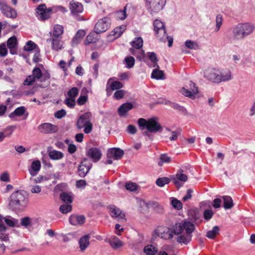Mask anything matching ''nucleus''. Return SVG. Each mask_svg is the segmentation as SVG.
I'll use <instances>...</instances> for the list:
<instances>
[{"mask_svg": "<svg viewBox=\"0 0 255 255\" xmlns=\"http://www.w3.org/2000/svg\"><path fill=\"white\" fill-rule=\"evenodd\" d=\"M255 31V24L249 22H240L232 27L231 38L235 41L243 40L252 35Z\"/></svg>", "mask_w": 255, "mask_h": 255, "instance_id": "nucleus-1", "label": "nucleus"}, {"mask_svg": "<svg viewBox=\"0 0 255 255\" xmlns=\"http://www.w3.org/2000/svg\"><path fill=\"white\" fill-rule=\"evenodd\" d=\"M50 75L47 72H42L38 67L34 68L32 74L27 76L24 81V85L29 86L32 85L36 81L41 83L40 86L43 88L47 87L50 84Z\"/></svg>", "mask_w": 255, "mask_h": 255, "instance_id": "nucleus-2", "label": "nucleus"}, {"mask_svg": "<svg viewBox=\"0 0 255 255\" xmlns=\"http://www.w3.org/2000/svg\"><path fill=\"white\" fill-rule=\"evenodd\" d=\"M139 128L141 130L147 129L149 132L157 133L161 132L162 127L157 118L153 117L148 120L139 118L137 121Z\"/></svg>", "mask_w": 255, "mask_h": 255, "instance_id": "nucleus-3", "label": "nucleus"}, {"mask_svg": "<svg viewBox=\"0 0 255 255\" xmlns=\"http://www.w3.org/2000/svg\"><path fill=\"white\" fill-rule=\"evenodd\" d=\"M27 203V195L23 190H18L12 193L10 196L9 204L15 209L24 208Z\"/></svg>", "mask_w": 255, "mask_h": 255, "instance_id": "nucleus-4", "label": "nucleus"}, {"mask_svg": "<svg viewBox=\"0 0 255 255\" xmlns=\"http://www.w3.org/2000/svg\"><path fill=\"white\" fill-rule=\"evenodd\" d=\"M91 118L92 114L90 112H86L81 115L77 121V128L79 129L84 128V131L85 133H90L93 129Z\"/></svg>", "mask_w": 255, "mask_h": 255, "instance_id": "nucleus-5", "label": "nucleus"}, {"mask_svg": "<svg viewBox=\"0 0 255 255\" xmlns=\"http://www.w3.org/2000/svg\"><path fill=\"white\" fill-rule=\"evenodd\" d=\"M166 3V0H145V7L148 12L154 15L162 10Z\"/></svg>", "mask_w": 255, "mask_h": 255, "instance_id": "nucleus-6", "label": "nucleus"}, {"mask_svg": "<svg viewBox=\"0 0 255 255\" xmlns=\"http://www.w3.org/2000/svg\"><path fill=\"white\" fill-rule=\"evenodd\" d=\"M69 8L71 15L77 21H83L85 20L83 16L81 15L84 11L83 4L78 1L72 0L69 4Z\"/></svg>", "mask_w": 255, "mask_h": 255, "instance_id": "nucleus-7", "label": "nucleus"}, {"mask_svg": "<svg viewBox=\"0 0 255 255\" xmlns=\"http://www.w3.org/2000/svg\"><path fill=\"white\" fill-rule=\"evenodd\" d=\"M153 24L156 37L159 41L165 42L166 39L168 38V37L163 22L159 19H156L153 21Z\"/></svg>", "mask_w": 255, "mask_h": 255, "instance_id": "nucleus-8", "label": "nucleus"}, {"mask_svg": "<svg viewBox=\"0 0 255 255\" xmlns=\"http://www.w3.org/2000/svg\"><path fill=\"white\" fill-rule=\"evenodd\" d=\"M111 19L107 16L99 19L94 27V31L96 34L106 31L110 27Z\"/></svg>", "mask_w": 255, "mask_h": 255, "instance_id": "nucleus-9", "label": "nucleus"}, {"mask_svg": "<svg viewBox=\"0 0 255 255\" xmlns=\"http://www.w3.org/2000/svg\"><path fill=\"white\" fill-rule=\"evenodd\" d=\"M186 227V235H181L177 237V241L179 243L187 245L191 241L192 233L195 230V226L194 224H187Z\"/></svg>", "mask_w": 255, "mask_h": 255, "instance_id": "nucleus-10", "label": "nucleus"}, {"mask_svg": "<svg viewBox=\"0 0 255 255\" xmlns=\"http://www.w3.org/2000/svg\"><path fill=\"white\" fill-rule=\"evenodd\" d=\"M111 216L117 219L118 221L125 222L126 221L125 213L120 209L114 205H111L107 207Z\"/></svg>", "mask_w": 255, "mask_h": 255, "instance_id": "nucleus-11", "label": "nucleus"}, {"mask_svg": "<svg viewBox=\"0 0 255 255\" xmlns=\"http://www.w3.org/2000/svg\"><path fill=\"white\" fill-rule=\"evenodd\" d=\"M38 131L42 133L50 134L57 132L58 127L55 125L49 123H45L40 124L38 127Z\"/></svg>", "mask_w": 255, "mask_h": 255, "instance_id": "nucleus-12", "label": "nucleus"}, {"mask_svg": "<svg viewBox=\"0 0 255 255\" xmlns=\"http://www.w3.org/2000/svg\"><path fill=\"white\" fill-rule=\"evenodd\" d=\"M0 10L2 14L7 17L15 18L17 16L15 9L8 6L2 0H0Z\"/></svg>", "mask_w": 255, "mask_h": 255, "instance_id": "nucleus-13", "label": "nucleus"}, {"mask_svg": "<svg viewBox=\"0 0 255 255\" xmlns=\"http://www.w3.org/2000/svg\"><path fill=\"white\" fill-rule=\"evenodd\" d=\"M219 69L216 68H208L204 72V78L213 83H217Z\"/></svg>", "mask_w": 255, "mask_h": 255, "instance_id": "nucleus-14", "label": "nucleus"}, {"mask_svg": "<svg viewBox=\"0 0 255 255\" xmlns=\"http://www.w3.org/2000/svg\"><path fill=\"white\" fill-rule=\"evenodd\" d=\"M155 233L157 236L165 240H170L173 237L171 227L169 228L164 226L158 227L155 230Z\"/></svg>", "mask_w": 255, "mask_h": 255, "instance_id": "nucleus-15", "label": "nucleus"}, {"mask_svg": "<svg viewBox=\"0 0 255 255\" xmlns=\"http://www.w3.org/2000/svg\"><path fill=\"white\" fill-rule=\"evenodd\" d=\"M188 224H193L189 221L183 220L181 222L176 223L172 227H171V229L172 232L173 236L179 235L181 234L184 230L186 231V225Z\"/></svg>", "mask_w": 255, "mask_h": 255, "instance_id": "nucleus-16", "label": "nucleus"}, {"mask_svg": "<svg viewBox=\"0 0 255 255\" xmlns=\"http://www.w3.org/2000/svg\"><path fill=\"white\" fill-rule=\"evenodd\" d=\"M38 14V18L41 20H44L50 17L51 12L50 8H47L45 4L39 5L36 9Z\"/></svg>", "mask_w": 255, "mask_h": 255, "instance_id": "nucleus-17", "label": "nucleus"}, {"mask_svg": "<svg viewBox=\"0 0 255 255\" xmlns=\"http://www.w3.org/2000/svg\"><path fill=\"white\" fill-rule=\"evenodd\" d=\"M92 167V164L87 158H84L79 166L78 172L81 177H85Z\"/></svg>", "mask_w": 255, "mask_h": 255, "instance_id": "nucleus-18", "label": "nucleus"}, {"mask_svg": "<svg viewBox=\"0 0 255 255\" xmlns=\"http://www.w3.org/2000/svg\"><path fill=\"white\" fill-rule=\"evenodd\" d=\"M219 73L217 83L228 81L233 78L232 72L229 69L221 70L219 69Z\"/></svg>", "mask_w": 255, "mask_h": 255, "instance_id": "nucleus-19", "label": "nucleus"}, {"mask_svg": "<svg viewBox=\"0 0 255 255\" xmlns=\"http://www.w3.org/2000/svg\"><path fill=\"white\" fill-rule=\"evenodd\" d=\"M86 154L88 157L92 159L95 162L99 161L102 157L101 151L97 147L90 148L87 151Z\"/></svg>", "mask_w": 255, "mask_h": 255, "instance_id": "nucleus-20", "label": "nucleus"}, {"mask_svg": "<svg viewBox=\"0 0 255 255\" xmlns=\"http://www.w3.org/2000/svg\"><path fill=\"white\" fill-rule=\"evenodd\" d=\"M124 152L119 148H113L110 149L107 152V156L109 158H113L115 160H119L124 155Z\"/></svg>", "mask_w": 255, "mask_h": 255, "instance_id": "nucleus-21", "label": "nucleus"}, {"mask_svg": "<svg viewBox=\"0 0 255 255\" xmlns=\"http://www.w3.org/2000/svg\"><path fill=\"white\" fill-rule=\"evenodd\" d=\"M47 42L51 43L52 49L55 51H59L63 48V41L60 37H51L47 40Z\"/></svg>", "mask_w": 255, "mask_h": 255, "instance_id": "nucleus-22", "label": "nucleus"}, {"mask_svg": "<svg viewBox=\"0 0 255 255\" xmlns=\"http://www.w3.org/2000/svg\"><path fill=\"white\" fill-rule=\"evenodd\" d=\"M70 223L74 226L83 224L85 221V218L84 216L72 215L70 216L69 219Z\"/></svg>", "mask_w": 255, "mask_h": 255, "instance_id": "nucleus-23", "label": "nucleus"}, {"mask_svg": "<svg viewBox=\"0 0 255 255\" xmlns=\"http://www.w3.org/2000/svg\"><path fill=\"white\" fill-rule=\"evenodd\" d=\"M180 93L185 97L194 100L195 99V96L198 93V90H197L194 88L193 91L192 92L188 88H185L183 87L180 90Z\"/></svg>", "mask_w": 255, "mask_h": 255, "instance_id": "nucleus-24", "label": "nucleus"}, {"mask_svg": "<svg viewBox=\"0 0 255 255\" xmlns=\"http://www.w3.org/2000/svg\"><path fill=\"white\" fill-rule=\"evenodd\" d=\"M183 170L181 169L179 170L176 173V177H174L172 179L173 181L176 186H181V185L179 184V182L178 181V180L181 181L185 182L186 181H187L188 179L187 175L186 174H183Z\"/></svg>", "mask_w": 255, "mask_h": 255, "instance_id": "nucleus-25", "label": "nucleus"}, {"mask_svg": "<svg viewBox=\"0 0 255 255\" xmlns=\"http://www.w3.org/2000/svg\"><path fill=\"white\" fill-rule=\"evenodd\" d=\"M132 108L133 105L130 103H126L122 104L118 110L119 115L121 117L124 116L128 111L131 110Z\"/></svg>", "mask_w": 255, "mask_h": 255, "instance_id": "nucleus-26", "label": "nucleus"}, {"mask_svg": "<svg viewBox=\"0 0 255 255\" xmlns=\"http://www.w3.org/2000/svg\"><path fill=\"white\" fill-rule=\"evenodd\" d=\"M41 168V163L39 160H35L32 162L31 169L29 170V173L32 176H36Z\"/></svg>", "mask_w": 255, "mask_h": 255, "instance_id": "nucleus-27", "label": "nucleus"}, {"mask_svg": "<svg viewBox=\"0 0 255 255\" xmlns=\"http://www.w3.org/2000/svg\"><path fill=\"white\" fill-rule=\"evenodd\" d=\"M86 32L83 30H79L72 40V45L73 46L78 44L85 36Z\"/></svg>", "mask_w": 255, "mask_h": 255, "instance_id": "nucleus-28", "label": "nucleus"}, {"mask_svg": "<svg viewBox=\"0 0 255 255\" xmlns=\"http://www.w3.org/2000/svg\"><path fill=\"white\" fill-rule=\"evenodd\" d=\"M109 243L111 246L114 249L121 248L124 245L123 242L116 236L112 237L110 239Z\"/></svg>", "mask_w": 255, "mask_h": 255, "instance_id": "nucleus-29", "label": "nucleus"}, {"mask_svg": "<svg viewBox=\"0 0 255 255\" xmlns=\"http://www.w3.org/2000/svg\"><path fill=\"white\" fill-rule=\"evenodd\" d=\"M126 25H122L114 28L111 32V35L114 36L115 38H118L121 36L126 29Z\"/></svg>", "mask_w": 255, "mask_h": 255, "instance_id": "nucleus-30", "label": "nucleus"}, {"mask_svg": "<svg viewBox=\"0 0 255 255\" xmlns=\"http://www.w3.org/2000/svg\"><path fill=\"white\" fill-rule=\"evenodd\" d=\"M90 236L89 235H85L82 237L79 241V244L80 248L81 251H84L89 245Z\"/></svg>", "mask_w": 255, "mask_h": 255, "instance_id": "nucleus-31", "label": "nucleus"}, {"mask_svg": "<svg viewBox=\"0 0 255 255\" xmlns=\"http://www.w3.org/2000/svg\"><path fill=\"white\" fill-rule=\"evenodd\" d=\"M17 39L15 36H12L9 38L7 41V45L10 50V53L12 54H15L14 49L17 46Z\"/></svg>", "mask_w": 255, "mask_h": 255, "instance_id": "nucleus-32", "label": "nucleus"}, {"mask_svg": "<svg viewBox=\"0 0 255 255\" xmlns=\"http://www.w3.org/2000/svg\"><path fill=\"white\" fill-rule=\"evenodd\" d=\"M8 230L6 226L3 224L0 223V239L3 241L6 242L8 241L9 237Z\"/></svg>", "mask_w": 255, "mask_h": 255, "instance_id": "nucleus-33", "label": "nucleus"}, {"mask_svg": "<svg viewBox=\"0 0 255 255\" xmlns=\"http://www.w3.org/2000/svg\"><path fill=\"white\" fill-rule=\"evenodd\" d=\"M64 29L62 25L56 24L53 27V33L51 34V37H60L62 38V35L63 33Z\"/></svg>", "mask_w": 255, "mask_h": 255, "instance_id": "nucleus-34", "label": "nucleus"}, {"mask_svg": "<svg viewBox=\"0 0 255 255\" xmlns=\"http://www.w3.org/2000/svg\"><path fill=\"white\" fill-rule=\"evenodd\" d=\"M5 223L11 227H19L20 225L17 219H14L10 216H8L3 218Z\"/></svg>", "mask_w": 255, "mask_h": 255, "instance_id": "nucleus-35", "label": "nucleus"}, {"mask_svg": "<svg viewBox=\"0 0 255 255\" xmlns=\"http://www.w3.org/2000/svg\"><path fill=\"white\" fill-rule=\"evenodd\" d=\"M48 155L50 158L52 160H59L62 159L63 156V153L61 152L56 150H48Z\"/></svg>", "mask_w": 255, "mask_h": 255, "instance_id": "nucleus-36", "label": "nucleus"}, {"mask_svg": "<svg viewBox=\"0 0 255 255\" xmlns=\"http://www.w3.org/2000/svg\"><path fill=\"white\" fill-rule=\"evenodd\" d=\"M222 198L224 201L223 206L225 209H230L233 207V201L230 196H222Z\"/></svg>", "mask_w": 255, "mask_h": 255, "instance_id": "nucleus-37", "label": "nucleus"}, {"mask_svg": "<svg viewBox=\"0 0 255 255\" xmlns=\"http://www.w3.org/2000/svg\"><path fill=\"white\" fill-rule=\"evenodd\" d=\"M159 68L156 67V68L153 70L151 74V77L157 80L164 79L165 77L163 71L159 70Z\"/></svg>", "mask_w": 255, "mask_h": 255, "instance_id": "nucleus-38", "label": "nucleus"}, {"mask_svg": "<svg viewBox=\"0 0 255 255\" xmlns=\"http://www.w3.org/2000/svg\"><path fill=\"white\" fill-rule=\"evenodd\" d=\"M170 104L171 107L174 109L175 110H178V111L180 112L181 113L187 115V111L185 108H184L183 106H180L178 104L176 103H171L169 101H167L165 103V104Z\"/></svg>", "mask_w": 255, "mask_h": 255, "instance_id": "nucleus-39", "label": "nucleus"}, {"mask_svg": "<svg viewBox=\"0 0 255 255\" xmlns=\"http://www.w3.org/2000/svg\"><path fill=\"white\" fill-rule=\"evenodd\" d=\"M25 112V108L24 107H20L16 108L12 113L9 115L10 118H13L15 116H22Z\"/></svg>", "mask_w": 255, "mask_h": 255, "instance_id": "nucleus-40", "label": "nucleus"}, {"mask_svg": "<svg viewBox=\"0 0 255 255\" xmlns=\"http://www.w3.org/2000/svg\"><path fill=\"white\" fill-rule=\"evenodd\" d=\"M219 227L217 226H214L212 230L207 232L206 237L210 239H214L219 233Z\"/></svg>", "mask_w": 255, "mask_h": 255, "instance_id": "nucleus-41", "label": "nucleus"}, {"mask_svg": "<svg viewBox=\"0 0 255 255\" xmlns=\"http://www.w3.org/2000/svg\"><path fill=\"white\" fill-rule=\"evenodd\" d=\"M60 197L61 200H62L65 203L71 204L72 202L73 199L71 193L62 192L61 193Z\"/></svg>", "mask_w": 255, "mask_h": 255, "instance_id": "nucleus-42", "label": "nucleus"}, {"mask_svg": "<svg viewBox=\"0 0 255 255\" xmlns=\"http://www.w3.org/2000/svg\"><path fill=\"white\" fill-rule=\"evenodd\" d=\"M147 55L149 59L153 63V67H157L159 68V66L157 64L158 59L156 57V55L154 52H148Z\"/></svg>", "mask_w": 255, "mask_h": 255, "instance_id": "nucleus-43", "label": "nucleus"}, {"mask_svg": "<svg viewBox=\"0 0 255 255\" xmlns=\"http://www.w3.org/2000/svg\"><path fill=\"white\" fill-rule=\"evenodd\" d=\"M157 252V249L152 245H147L144 249L145 255H155Z\"/></svg>", "mask_w": 255, "mask_h": 255, "instance_id": "nucleus-44", "label": "nucleus"}, {"mask_svg": "<svg viewBox=\"0 0 255 255\" xmlns=\"http://www.w3.org/2000/svg\"><path fill=\"white\" fill-rule=\"evenodd\" d=\"M170 181V179L169 178L163 177L157 178L155 183L158 186L161 187L168 184Z\"/></svg>", "mask_w": 255, "mask_h": 255, "instance_id": "nucleus-45", "label": "nucleus"}, {"mask_svg": "<svg viewBox=\"0 0 255 255\" xmlns=\"http://www.w3.org/2000/svg\"><path fill=\"white\" fill-rule=\"evenodd\" d=\"M131 45L136 49H140L143 45V40L140 37H136L131 42Z\"/></svg>", "mask_w": 255, "mask_h": 255, "instance_id": "nucleus-46", "label": "nucleus"}, {"mask_svg": "<svg viewBox=\"0 0 255 255\" xmlns=\"http://www.w3.org/2000/svg\"><path fill=\"white\" fill-rule=\"evenodd\" d=\"M126 8L127 6L124 7V9L123 10H120L115 13V16L117 19L124 20L127 17L126 14Z\"/></svg>", "mask_w": 255, "mask_h": 255, "instance_id": "nucleus-47", "label": "nucleus"}, {"mask_svg": "<svg viewBox=\"0 0 255 255\" xmlns=\"http://www.w3.org/2000/svg\"><path fill=\"white\" fill-rule=\"evenodd\" d=\"M160 161L158 162L159 166H161L163 163H169L171 161V158L166 154H161L159 157Z\"/></svg>", "mask_w": 255, "mask_h": 255, "instance_id": "nucleus-48", "label": "nucleus"}, {"mask_svg": "<svg viewBox=\"0 0 255 255\" xmlns=\"http://www.w3.org/2000/svg\"><path fill=\"white\" fill-rule=\"evenodd\" d=\"M185 46L191 49L196 50L199 49L198 44L195 41L191 40H186L185 42Z\"/></svg>", "mask_w": 255, "mask_h": 255, "instance_id": "nucleus-49", "label": "nucleus"}, {"mask_svg": "<svg viewBox=\"0 0 255 255\" xmlns=\"http://www.w3.org/2000/svg\"><path fill=\"white\" fill-rule=\"evenodd\" d=\"M95 33H96L94 31V32H91L88 34L84 42L86 45H88L91 43H94L96 41L97 38L95 36Z\"/></svg>", "mask_w": 255, "mask_h": 255, "instance_id": "nucleus-50", "label": "nucleus"}, {"mask_svg": "<svg viewBox=\"0 0 255 255\" xmlns=\"http://www.w3.org/2000/svg\"><path fill=\"white\" fill-rule=\"evenodd\" d=\"M223 17L221 14H217L216 17V27L215 31L216 32L218 31L223 23Z\"/></svg>", "mask_w": 255, "mask_h": 255, "instance_id": "nucleus-51", "label": "nucleus"}, {"mask_svg": "<svg viewBox=\"0 0 255 255\" xmlns=\"http://www.w3.org/2000/svg\"><path fill=\"white\" fill-rule=\"evenodd\" d=\"M59 210L63 214H67L72 210V206L70 204L65 203L60 206Z\"/></svg>", "mask_w": 255, "mask_h": 255, "instance_id": "nucleus-52", "label": "nucleus"}, {"mask_svg": "<svg viewBox=\"0 0 255 255\" xmlns=\"http://www.w3.org/2000/svg\"><path fill=\"white\" fill-rule=\"evenodd\" d=\"M31 219L28 217H25L24 218H22L20 219V223L19 224L20 226H22L24 228H27L29 226L31 225Z\"/></svg>", "mask_w": 255, "mask_h": 255, "instance_id": "nucleus-53", "label": "nucleus"}, {"mask_svg": "<svg viewBox=\"0 0 255 255\" xmlns=\"http://www.w3.org/2000/svg\"><path fill=\"white\" fill-rule=\"evenodd\" d=\"M125 61L127 64V67L128 68H132L134 64L135 60L132 56L127 57L125 59Z\"/></svg>", "mask_w": 255, "mask_h": 255, "instance_id": "nucleus-54", "label": "nucleus"}, {"mask_svg": "<svg viewBox=\"0 0 255 255\" xmlns=\"http://www.w3.org/2000/svg\"><path fill=\"white\" fill-rule=\"evenodd\" d=\"M123 84L119 81H114L112 83L110 88L112 91L119 90L121 88H123Z\"/></svg>", "mask_w": 255, "mask_h": 255, "instance_id": "nucleus-55", "label": "nucleus"}, {"mask_svg": "<svg viewBox=\"0 0 255 255\" xmlns=\"http://www.w3.org/2000/svg\"><path fill=\"white\" fill-rule=\"evenodd\" d=\"M79 93V90L77 87H73L68 92V97L75 99Z\"/></svg>", "mask_w": 255, "mask_h": 255, "instance_id": "nucleus-56", "label": "nucleus"}, {"mask_svg": "<svg viewBox=\"0 0 255 255\" xmlns=\"http://www.w3.org/2000/svg\"><path fill=\"white\" fill-rule=\"evenodd\" d=\"M171 205L174 208L178 210H179L182 208V203L179 200L175 198L172 200Z\"/></svg>", "mask_w": 255, "mask_h": 255, "instance_id": "nucleus-57", "label": "nucleus"}, {"mask_svg": "<svg viewBox=\"0 0 255 255\" xmlns=\"http://www.w3.org/2000/svg\"><path fill=\"white\" fill-rule=\"evenodd\" d=\"M36 46L35 43L32 41H28L24 46V50L26 51H30L33 50Z\"/></svg>", "mask_w": 255, "mask_h": 255, "instance_id": "nucleus-58", "label": "nucleus"}, {"mask_svg": "<svg viewBox=\"0 0 255 255\" xmlns=\"http://www.w3.org/2000/svg\"><path fill=\"white\" fill-rule=\"evenodd\" d=\"M64 103L69 108H73L76 104L75 99L68 97L64 100Z\"/></svg>", "mask_w": 255, "mask_h": 255, "instance_id": "nucleus-59", "label": "nucleus"}, {"mask_svg": "<svg viewBox=\"0 0 255 255\" xmlns=\"http://www.w3.org/2000/svg\"><path fill=\"white\" fill-rule=\"evenodd\" d=\"M125 187L128 190L130 191H134L137 190V185L135 183L129 182L126 184Z\"/></svg>", "mask_w": 255, "mask_h": 255, "instance_id": "nucleus-60", "label": "nucleus"}, {"mask_svg": "<svg viewBox=\"0 0 255 255\" xmlns=\"http://www.w3.org/2000/svg\"><path fill=\"white\" fill-rule=\"evenodd\" d=\"M213 214L214 213L211 210L206 209L204 212V218L206 220H209L212 218Z\"/></svg>", "mask_w": 255, "mask_h": 255, "instance_id": "nucleus-61", "label": "nucleus"}, {"mask_svg": "<svg viewBox=\"0 0 255 255\" xmlns=\"http://www.w3.org/2000/svg\"><path fill=\"white\" fill-rule=\"evenodd\" d=\"M125 94V92L123 90H117L114 93V97L117 100H119L124 97Z\"/></svg>", "mask_w": 255, "mask_h": 255, "instance_id": "nucleus-62", "label": "nucleus"}, {"mask_svg": "<svg viewBox=\"0 0 255 255\" xmlns=\"http://www.w3.org/2000/svg\"><path fill=\"white\" fill-rule=\"evenodd\" d=\"M7 54V50L6 48V45L4 43H1L0 45V56H5Z\"/></svg>", "mask_w": 255, "mask_h": 255, "instance_id": "nucleus-63", "label": "nucleus"}, {"mask_svg": "<svg viewBox=\"0 0 255 255\" xmlns=\"http://www.w3.org/2000/svg\"><path fill=\"white\" fill-rule=\"evenodd\" d=\"M87 100L88 97L87 96H80L77 100V103L80 106L83 105L87 101Z\"/></svg>", "mask_w": 255, "mask_h": 255, "instance_id": "nucleus-64", "label": "nucleus"}]
</instances>
